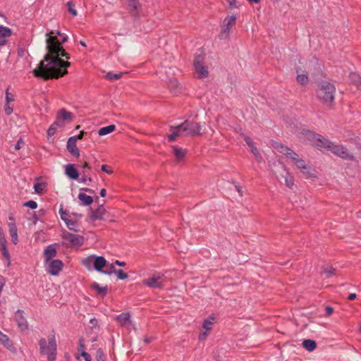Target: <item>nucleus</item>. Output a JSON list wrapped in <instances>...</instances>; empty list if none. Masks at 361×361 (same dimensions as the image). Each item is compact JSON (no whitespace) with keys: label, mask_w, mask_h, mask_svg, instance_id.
<instances>
[{"label":"nucleus","mask_w":361,"mask_h":361,"mask_svg":"<svg viewBox=\"0 0 361 361\" xmlns=\"http://www.w3.org/2000/svg\"><path fill=\"white\" fill-rule=\"evenodd\" d=\"M47 271L51 276H57L62 270L63 263L61 260L55 259L50 260L49 262H44Z\"/></svg>","instance_id":"9b49d317"},{"label":"nucleus","mask_w":361,"mask_h":361,"mask_svg":"<svg viewBox=\"0 0 361 361\" xmlns=\"http://www.w3.org/2000/svg\"><path fill=\"white\" fill-rule=\"evenodd\" d=\"M116 275L118 279L124 280L128 278V275L125 273L122 269H117L116 271Z\"/></svg>","instance_id":"37998d69"},{"label":"nucleus","mask_w":361,"mask_h":361,"mask_svg":"<svg viewBox=\"0 0 361 361\" xmlns=\"http://www.w3.org/2000/svg\"><path fill=\"white\" fill-rule=\"evenodd\" d=\"M105 212L104 207L100 205L96 210L92 212L90 217L92 221L101 220L103 219Z\"/></svg>","instance_id":"a878e982"},{"label":"nucleus","mask_w":361,"mask_h":361,"mask_svg":"<svg viewBox=\"0 0 361 361\" xmlns=\"http://www.w3.org/2000/svg\"><path fill=\"white\" fill-rule=\"evenodd\" d=\"M7 241L5 236L0 237V250L3 256L6 259V266L9 267L11 265V257L8 252V250L6 247Z\"/></svg>","instance_id":"aec40b11"},{"label":"nucleus","mask_w":361,"mask_h":361,"mask_svg":"<svg viewBox=\"0 0 361 361\" xmlns=\"http://www.w3.org/2000/svg\"><path fill=\"white\" fill-rule=\"evenodd\" d=\"M101 169H102V171H104V172H105V173H106L108 174H111L113 172L111 170H109L107 169L106 165H102V167H101Z\"/></svg>","instance_id":"864d4df0"},{"label":"nucleus","mask_w":361,"mask_h":361,"mask_svg":"<svg viewBox=\"0 0 361 361\" xmlns=\"http://www.w3.org/2000/svg\"><path fill=\"white\" fill-rule=\"evenodd\" d=\"M166 282V278L164 274L156 273L150 278L143 281V284L152 288L161 289L164 287Z\"/></svg>","instance_id":"6e6552de"},{"label":"nucleus","mask_w":361,"mask_h":361,"mask_svg":"<svg viewBox=\"0 0 361 361\" xmlns=\"http://www.w3.org/2000/svg\"><path fill=\"white\" fill-rule=\"evenodd\" d=\"M297 81L301 85L306 84L308 81L307 75L306 74H298Z\"/></svg>","instance_id":"79ce46f5"},{"label":"nucleus","mask_w":361,"mask_h":361,"mask_svg":"<svg viewBox=\"0 0 361 361\" xmlns=\"http://www.w3.org/2000/svg\"><path fill=\"white\" fill-rule=\"evenodd\" d=\"M59 128H62V126L56 121L52 123L47 130L48 137H52L56 133Z\"/></svg>","instance_id":"c9c22d12"},{"label":"nucleus","mask_w":361,"mask_h":361,"mask_svg":"<svg viewBox=\"0 0 361 361\" xmlns=\"http://www.w3.org/2000/svg\"><path fill=\"white\" fill-rule=\"evenodd\" d=\"M116 319L119 322L121 326L126 327L128 329H135V325L132 324L130 314L128 312H123L117 315Z\"/></svg>","instance_id":"ddd939ff"},{"label":"nucleus","mask_w":361,"mask_h":361,"mask_svg":"<svg viewBox=\"0 0 361 361\" xmlns=\"http://www.w3.org/2000/svg\"><path fill=\"white\" fill-rule=\"evenodd\" d=\"M92 180V178L88 176L86 174V171H82V175L80 179L79 180V182L80 183H86L87 181L91 182Z\"/></svg>","instance_id":"49530a36"},{"label":"nucleus","mask_w":361,"mask_h":361,"mask_svg":"<svg viewBox=\"0 0 361 361\" xmlns=\"http://www.w3.org/2000/svg\"><path fill=\"white\" fill-rule=\"evenodd\" d=\"M78 199L85 206H88L91 204L93 202V199L91 196L87 195L85 193H82L81 192H80L78 194Z\"/></svg>","instance_id":"c756f323"},{"label":"nucleus","mask_w":361,"mask_h":361,"mask_svg":"<svg viewBox=\"0 0 361 361\" xmlns=\"http://www.w3.org/2000/svg\"><path fill=\"white\" fill-rule=\"evenodd\" d=\"M23 311L21 310H18L16 312L15 319L17 322L18 327L21 331H25L27 329L28 325L26 319L23 315Z\"/></svg>","instance_id":"6ab92c4d"},{"label":"nucleus","mask_w":361,"mask_h":361,"mask_svg":"<svg viewBox=\"0 0 361 361\" xmlns=\"http://www.w3.org/2000/svg\"><path fill=\"white\" fill-rule=\"evenodd\" d=\"M115 129H116V126L114 125H109V126L101 128L98 131V134L100 136L106 135L109 134V133H112L113 131H114Z\"/></svg>","instance_id":"473e14b6"},{"label":"nucleus","mask_w":361,"mask_h":361,"mask_svg":"<svg viewBox=\"0 0 361 361\" xmlns=\"http://www.w3.org/2000/svg\"><path fill=\"white\" fill-rule=\"evenodd\" d=\"M47 183L46 182L37 183L34 185L35 192L39 195L42 194L47 188Z\"/></svg>","instance_id":"72a5a7b5"},{"label":"nucleus","mask_w":361,"mask_h":361,"mask_svg":"<svg viewBox=\"0 0 361 361\" xmlns=\"http://www.w3.org/2000/svg\"><path fill=\"white\" fill-rule=\"evenodd\" d=\"M6 37H0V46L6 44Z\"/></svg>","instance_id":"bf43d9fd"},{"label":"nucleus","mask_w":361,"mask_h":361,"mask_svg":"<svg viewBox=\"0 0 361 361\" xmlns=\"http://www.w3.org/2000/svg\"><path fill=\"white\" fill-rule=\"evenodd\" d=\"M236 16L235 15L227 16L223 20V25L219 34L221 39L228 40L230 39L231 30L235 24Z\"/></svg>","instance_id":"1a4fd4ad"},{"label":"nucleus","mask_w":361,"mask_h":361,"mask_svg":"<svg viewBox=\"0 0 361 361\" xmlns=\"http://www.w3.org/2000/svg\"><path fill=\"white\" fill-rule=\"evenodd\" d=\"M235 188L236 191L238 192L239 195L242 196L243 195L242 188L238 185H235Z\"/></svg>","instance_id":"13d9d810"},{"label":"nucleus","mask_w":361,"mask_h":361,"mask_svg":"<svg viewBox=\"0 0 361 361\" xmlns=\"http://www.w3.org/2000/svg\"><path fill=\"white\" fill-rule=\"evenodd\" d=\"M63 244L66 246L80 247L84 243V238L80 235L71 233L67 231H63L61 233Z\"/></svg>","instance_id":"0eeeda50"},{"label":"nucleus","mask_w":361,"mask_h":361,"mask_svg":"<svg viewBox=\"0 0 361 361\" xmlns=\"http://www.w3.org/2000/svg\"><path fill=\"white\" fill-rule=\"evenodd\" d=\"M348 300H353L356 298V294L355 293H350L348 296Z\"/></svg>","instance_id":"e2e57ef3"},{"label":"nucleus","mask_w":361,"mask_h":361,"mask_svg":"<svg viewBox=\"0 0 361 361\" xmlns=\"http://www.w3.org/2000/svg\"><path fill=\"white\" fill-rule=\"evenodd\" d=\"M271 146L278 152L283 154L287 159L294 161L296 167L307 177H311L313 175L310 167H309L305 161L300 158L299 155L290 148L274 140H271Z\"/></svg>","instance_id":"7ed1b4c3"},{"label":"nucleus","mask_w":361,"mask_h":361,"mask_svg":"<svg viewBox=\"0 0 361 361\" xmlns=\"http://www.w3.org/2000/svg\"><path fill=\"white\" fill-rule=\"evenodd\" d=\"M90 323L92 325V326H95L97 323V321L95 318H92L90 320Z\"/></svg>","instance_id":"69168bd1"},{"label":"nucleus","mask_w":361,"mask_h":361,"mask_svg":"<svg viewBox=\"0 0 361 361\" xmlns=\"http://www.w3.org/2000/svg\"><path fill=\"white\" fill-rule=\"evenodd\" d=\"M228 4L231 7H236V0H229Z\"/></svg>","instance_id":"680f3d73"},{"label":"nucleus","mask_w":361,"mask_h":361,"mask_svg":"<svg viewBox=\"0 0 361 361\" xmlns=\"http://www.w3.org/2000/svg\"><path fill=\"white\" fill-rule=\"evenodd\" d=\"M281 168L285 174H280L279 176L276 175V178L279 180H280L281 178H283L285 185L288 188H292L293 186L294 185V178H293V176L288 172L286 166L282 165Z\"/></svg>","instance_id":"dca6fc26"},{"label":"nucleus","mask_w":361,"mask_h":361,"mask_svg":"<svg viewBox=\"0 0 361 361\" xmlns=\"http://www.w3.org/2000/svg\"><path fill=\"white\" fill-rule=\"evenodd\" d=\"M65 173L71 179L76 180L78 178V172L73 164H67L65 166Z\"/></svg>","instance_id":"5701e85b"},{"label":"nucleus","mask_w":361,"mask_h":361,"mask_svg":"<svg viewBox=\"0 0 361 361\" xmlns=\"http://www.w3.org/2000/svg\"><path fill=\"white\" fill-rule=\"evenodd\" d=\"M23 206L35 209L37 207V203L34 200H29L23 203Z\"/></svg>","instance_id":"a18cd8bd"},{"label":"nucleus","mask_w":361,"mask_h":361,"mask_svg":"<svg viewBox=\"0 0 361 361\" xmlns=\"http://www.w3.org/2000/svg\"><path fill=\"white\" fill-rule=\"evenodd\" d=\"M172 133L169 136V141H175L178 136L195 137L201 134L202 126L192 121H185L176 127L172 128Z\"/></svg>","instance_id":"20e7f679"},{"label":"nucleus","mask_w":361,"mask_h":361,"mask_svg":"<svg viewBox=\"0 0 361 361\" xmlns=\"http://www.w3.org/2000/svg\"><path fill=\"white\" fill-rule=\"evenodd\" d=\"M83 136V133H81L78 135L73 136L72 137H75V141L77 142V140H81Z\"/></svg>","instance_id":"0e129e2a"},{"label":"nucleus","mask_w":361,"mask_h":361,"mask_svg":"<svg viewBox=\"0 0 361 361\" xmlns=\"http://www.w3.org/2000/svg\"><path fill=\"white\" fill-rule=\"evenodd\" d=\"M116 269L114 264H110L107 262V265L105 267L104 269L102 271V274L106 275H111L112 274L116 273Z\"/></svg>","instance_id":"e433bc0d"},{"label":"nucleus","mask_w":361,"mask_h":361,"mask_svg":"<svg viewBox=\"0 0 361 361\" xmlns=\"http://www.w3.org/2000/svg\"><path fill=\"white\" fill-rule=\"evenodd\" d=\"M350 80L356 85V86L359 89H361V77L355 73H350Z\"/></svg>","instance_id":"4c0bfd02"},{"label":"nucleus","mask_w":361,"mask_h":361,"mask_svg":"<svg viewBox=\"0 0 361 361\" xmlns=\"http://www.w3.org/2000/svg\"><path fill=\"white\" fill-rule=\"evenodd\" d=\"M0 343L4 345L5 347H6L8 349L11 350V348H13V343L9 339V338L4 334L0 331Z\"/></svg>","instance_id":"7c9ffc66"},{"label":"nucleus","mask_w":361,"mask_h":361,"mask_svg":"<svg viewBox=\"0 0 361 361\" xmlns=\"http://www.w3.org/2000/svg\"><path fill=\"white\" fill-rule=\"evenodd\" d=\"M169 87L171 92L174 94H178L180 92V84L175 78H170L169 80Z\"/></svg>","instance_id":"bb28decb"},{"label":"nucleus","mask_w":361,"mask_h":361,"mask_svg":"<svg viewBox=\"0 0 361 361\" xmlns=\"http://www.w3.org/2000/svg\"><path fill=\"white\" fill-rule=\"evenodd\" d=\"M39 353L47 357V361H55L57 354V344L55 334L53 331L47 340L41 338L39 341Z\"/></svg>","instance_id":"39448f33"},{"label":"nucleus","mask_w":361,"mask_h":361,"mask_svg":"<svg viewBox=\"0 0 361 361\" xmlns=\"http://www.w3.org/2000/svg\"><path fill=\"white\" fill-rule=\"evenodd\" d=\"M325 310H326V314L327 316L331 315L333 313V311H334L333 308L331 307H329V306L326 307Z\"/></svg>","instance_id":"5fc2aeb1"},{"label":"nucleus","mask_w":361,"mask_h":361,"mask_svg":"<svg viewBox=\"0 0 361 361\" xmlns=\"http://www.w3.org/2000/svg\"><path fill=\"white\" fill-rule=\"evenodd\" d=\"M172 149L173 153L176 158L177 159V160L181 161L184 159L186 154L185 149L181 147H178L177 146H172Z\"/></svg>","instance_id":"c85d7f7f"},{"label":"nucleus","mask_w":361,"mask_h":361,"mask_svg":"<svg viewBox=\"0 0 361 361\" xmlns=\"http://www.w3.org/2000/svg\"><path fill=\"white\" fill-rule=\"evenodd\" d=\"M72 118V114L62 109L58 112L56 121L59 123L61 126L63 127L66 122H70Z\"/></svg>","instance_id":"2eb2a0df"},{"label":"nucleus","mask_w":361,"mask_h":361,"mask_svg":"<svg viewBox=\"0 0 361 361\" xmlns=\"http://www.w3.org/2000/svg\"><path fill=\"white\" fill-rule=\"evenodd\" d=\"M97 361H105V356L101 349L97 350Z\"/></svg>","instance_id":"de8ad7c7"},{"label":"nucleus","mask_w":361,"mask_h":361,"mask_svg":"<svg viewBox=\"0 0 361 361\" xmlns=\"http://www.w3.org/2000/svg\"><path fill=\"white\" fill-rule=\"evenodd\" d=\"M32 219L33 224L35 225L37 223L38 220H39V219H38V217H37V214L35 213L33 214Z\"/></svg>","instance_id":"4d7b16f0"},{"label":"nucleus","mask_w":361,"mask_h":361,"mask_svg":"<svg viewBox=\"0 0 361 361\" xmlns=\"http://www.w3.org/2000/svg\"><path fill=\"white\" fill-rule=\"evenodd\" d=\"M335 271V269L332 267H327L325 269L324 272L328 274V276H331L334 274Z\"/></svg>","instance_id":"603ef678"},{"label":"nucleus","mask_w":361,"mask_h":361,"mask_svg":"<svg viewBox=\"0 0 361 361\" xmlns=\"http://www.w3.org/2000/svg\"><path fill=\"white\" fill-rule=\"evenodd\" d=\"M93 288L97 292L98 294L105 296L107 293V286H101L99 284L94 283L92 285Z\"/></svg>","instance_id":"f704fd0d"},{"label":"nucleus","mask_w":361,"mask_h":361,"mask_svg":"<svg viewBox=\"0 0 361 361\" xmlns=\"http://www.w3.org/2000/svg\"><path fill=\"white\" fill-rule=\"evenodd\" d=\"M302 134L307 140L312 142L313 145L319 149H326L343 159L351 160L354 159V156L349 153L343 145H336L322 135L315 134L308 130H304Z\"/></svg>","instance_id":"f03ea898"},{"label":"nucleus","mask_w":361,"mask_h":361,"mask_svg":"<svg viewBox=\"0 0 361 361\" xmlns=\"http://www.w3.org/2000/svg\"><path fill=\"white\" fill-rule=\"evenodd\" d=\"M106 194V190L105 189H102L100 190L99 195H100L101 197H105Z\"/></svg>","instance_id":"774afa93"},{"label":"nucleus","mask_w":361,"mask_h":361,"mask_svg":"<svg viewBox=\"0 0 361 361\" xmlns=\"http://www.w3.org/2000/svg\"><path fill=\"white\" fill-rule=\"evenodd\" d=\"M95 255H90L82 260V265L88 270L94 269Z\"/></svg>","instance_id":"cd10ccee"},{"label":"nucleus","mask_w":361,"mask_h":361,"mask_svg":"<svg viewBox=\"0 0 361 361\" xmlns=\"http://www.w3.org/2000/svg\"><path fill=\"white\" fill-rule=\"evenodd\" d=\"M128 7L130 13L133 16H137L138 13V8L140 6L139 0H126Z\"/></svg>","instance_id":"b1692460"},{"label":"nucleus","mask_w":361,"mask_h":361,"mask_svg":"<svg viewBox=\"0 0 361 361\" xmlns=\"http://www.w3.org/2000/svg\"><path fill=\"white\" fill-rule=\"evenodd\" d=\"M66 226L70 229L74 231H78V224L77 222L68 219L66 222H65Z\"/></svg>","instance_id":"ea45409f"},{"label":"nucleus","mask_w":361,"mask_h":361,"mask_svg":"<svg viewBox=\"0 0 361 361\" xmlns=\"http://www.w3.org/2000/svg\"><path fill=\"white\" fill-rule=\"evenodd\" d=\"M23 144V140H22V138H20L18 140L17 143L14 146L15 149L16 150L20 149L22 147Z\"/></svg>","instance_id":"3c124183"},{"label":"nucleus","mask_w":361,"mask_h":361,"mask_svg":"<svg viewBox=\"0 0 361 361\" xmlns=\"http://www.w3.org/2000/svg\"><path fill=\"white\" fill-rule=\"evenodd\" d=\"M46 45L48 54L44 56L37 68L33 70L36 77L43 78H59L67 73V67L70 63L60 59L64 56L68 60L69 54L65 51L62 44L67 42L68 37L59 30H51L46 33Z\"/></svg>","instance_id":"f257e3e1"},{"label":"nucleus","mask_w":361,"mask_h":361,"mask_svg":"<svg viewBox=\"0 0 361 361\" xmlns=\"http://www.w3.org/2000/svg\"><path fill=\"white\" fill-rule=\"evenodd\" d=\"M152 337H145L144 339V341L145 343H149L150 342H152Z\"/></svg>","instance_id":"338daca9"},{"label":"nucleus","mask_w":361,"mask_h":361,"mask_svg":"<svg viewBox=\"0 0 361 361\" xmlns=\"http://www.w3.org/2000/svg\"><path fill=\"white\" fill-rule=\"evenodd\" d=\"M107 265V261L102 256H96L94 259V269L100 273H102L105 267Z\"/></svg>","instance_id":"4be33fe9"},{"label":"nucleus","mask_w":361,"mask_h":361,"mask_svg":"<svg viewBox=\"0 0 361 361\" xmlns=\"http://www.w3.org/2000/svg\"><path fill=\"white\" fill-rule=\"evenodd\" d=\"M302 346L307 350L311 352L313 351L317 348V343L314 341L312 339H306L303 341Z\"/></svg>","instance_id":"2f4dec72"},{"label":"nucleus","mask_w":361,"mask_h":361,"mask_svg":"<svg viewBox=\"0 0 361 361\" xmlns=\"http://www.w3.org/2000/svg\"><path fill=\"white\" fill-rule=\"evenodd\" d=\"M214 320V317H209L204 320V322L202 324V328L204 330L200 333L199 336L200 341H204L207 338L209 331L212 329Z\"/></svg>","instance_id":"4468645a"},{"label":"nucleus","mask_w":361,"mask_h":361,"mask_svg":"<svg viewBox=\"0 0 361 361\" xmlns=\"http://www.w3.org/2000/svg\"><path fill=\"white\" fill-rule=\"evenodd\" d=\"M81 356L85 359V361H92L91 355L86 352L81 353Z\"/></svg>","instance_id":"8fccbe9b"},{"label":"nucleus","mask_w":361,"mask_h":361,"mask_svg":"<svg viewBox=\"0 0 361 361\" xmlns=\"http://www.w3.org/2000/svg\"><path fill=\"white\" fill-rule=\"evenodd\" d=\"M123 73H108L106 74V78H109L111 80H116L121 78Z\"/></svg>","instance_id":"c03bdc74"},{"label":"nucleus","mask_w":361,"mask_h":361,"mask_svg":"<svg viewBox=\"0 0 361 361\" xmlns=\"http://www.w3.org/2000/svg\"><path fill=\"white\" fill-rule=\"evenodd\" d=\"M67 149L74 157H78L80 156V152L77 147L75 137H70L68 140L66 145Z\"/></svg>","instance_id":"412c9836"},{"label":"nucleus","mask_w":361,"mask_h":361,"mask_svg":"<svg viewBox=\"0 0 361 361\" xmlns=\"http://www.w3.org/2000/svg\"><path fill=\"white\" fill-rule=\"evenodd\" d=\"M56 244H51L47 245L44 251V262L54 259V258L56 257Z\"/></svg>","instance_id":"a211bd4d"},{"label":"nucleus","mask_w":361,"mask_h":361,"mask_svg":"<svg viewBox=\"0 0 361 361\" xmlns=\"http://www.w3.org/2000/svg\"><path fill=\"white\" fill-rule=\"evenodd\" d=\"M78 350L82 353L83 352H85V349H84V345H83V343H82V340L80 339V345H79V348H78Z\"/></svg>","instance_id":"6e6d98bb"},{"label":"nucleus","mask_w":361,"mask_h":361,"mask_svg":"<svg viewBox=\"0 0 361 361\" xmlns=\"http://www.w3.org/2000/svg\"><path fill=\"white\" fill-rule=\"evenodd\" d=\"M15 101V95L9 92V89L7 88L5 92V103L4 106V110L6 115H11L13 111V102Z\"/></svg>","instance_id":"f8f14e48"},{"label":"nucleus","mask_w":361,"mask_h":361,"mask_svg":"<svg viewBox=\"0 0 361 361\" xmlns=\"http://www.w3.org/2000/svg\"><path fill=\"white\" fill-rule=\"evenodd\" d=\"M59 214L61 216V219L64 221L66 222L67 220H68V214L63 210V207H61L59 209Z\"/></svg>","instance_id":"09e8293b"},{"label":"nucleus","mask_w":361,"mask_h":361,"mask_svg":"<svg viewBox=\"0 0 361 361\" xmlns=\"http://www.w3.org/2000/svg\"><path fill=\"white\" fill-rule=\"evenodd\" d=\"M205 54L201 52L197 54L194 59V68L195 72L198 74L199 78H206L208 76L209 72L207 67L204 64Z\"/></svg>","instance_id":"9d476101"},{"label":"nucleus","mask_w":361,"mask_h":361,"mask_svg":"<svg viewBox=\"0 0 361 361\" xmlns=\"http://www.w3.org/2000/svg\"><path fill=\"white\" fill-rule=\"evenodd\" d=\"M336 87L335 86L326 81L322 82L317 90L318 98L324 104H331L334 99Z\"/></svg>","instance_id":"423d86ee"},{"label":"nucleus","mask_w":361,"mask_h":361,"mask_svg":"<svg viewBox=\"0 0 361 361\" xmlns=\"http://www.w3.org/2000/svg\"><path fill=\"white\" fill-rule=\"evenodd\" d=\"M67 6H68V12L73 16H76L78 15V13H77V11L76 9L75 8V4L72 1H68L67 3Z\"/></svg>","instance_id":"a19ab883"},{"label":"nucleus","mask_w":361,"mask_h":361,"mask_svg":"<svg viewBox=\"0 0 361 361\" xmlns=\"http://www.w3.org/2000/svg\"><path fill=\"white\" fill-rule=\"evenodd\" d=\"M243 139L245 141V142L247 143V145H248V147H250V149L252 152V153L254 154L255 158L257 159V161H262V155H261L260 152H259V150L257 149V148L255 147V142H253L252 138L246 135H243Z\"/></svg>","instance_id":"f3484780"},{"label":"nucleus","mask_w":361,"mask_h":361,"mask_svg":"<svg viewBox=\"0 0 361 361\" xmlns=\"http://www.w3.org/2000/svg\"><path fill=\"white\" fill-rule=\"evenodd\" d=\"M114 264H117V265H118L120 267H125L126 266V263L124 262H121V261H119V260H116Z\"/></svg>","instance_id":"052dcab7"},{"label":"nucleus","mask_w":361,"mask_h":361,"mask_svg":"<svg viewBox=\"0 0 361 361\" xmlns=\"http://www.w3.org/2000/svg\"><path fill=\"white\" fill-rule=\"evenodd\" d=\"M11 35V30L7 27L0 25V37H8Z\"/></svg>","instance_id":"58836bf2"},{"label":"nucleus","mask_w":361,"mask_h":361,"mask_svg":"<svg viewBox=\"0 0 361 361\" xmlns=\"http://www.w3.org/2000/svg\"><path fill=\"white\" fill-rule=\"evenodd\" d=\"M8 230L11 237V241L13 244H17L18 242V230L15 223L8 224Z\"/></svg>","instance_id":"393cba45"}]
</instances>
